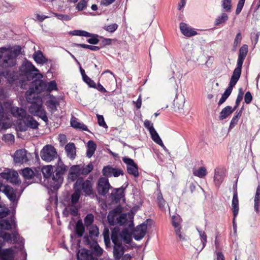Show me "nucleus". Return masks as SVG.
<instances>
[{"label":"nucleus","mask_w":260,"mask_h":260,"mask_svg":"<svg viewBox=\"0 0 260 260\" xmlns=\"http://www.w3.org/2000/svg\"><path fill=\"white\" fill-rule=\"evenodd\" d=\"M22 175L25 179L29 180L34 178L35 173L31 169L26 168L22 170Z\"/></svg>","instance_id":"a19ab883"},{"label":"nucleus","mask_w":260,"mask_h":260,"mask_svg":"<svg viewBox=\"0 0 260 260\" xmlns=\"http://www.w3.org/2000/svg\"><path fill=\"white\" fill-rule=\"evenodd\" d=\"M12 210V215L9 218L2 219L0 220V229L4 230H11L12 229H16L17 224L16 221V218Z\"/></svg>","instance_id":"2eb2a0df"},{"label":"nucleus","mask_w":260,"mask_h":260,"mask_svg":"<svg viewBox=\"0 0 260 260\" xmlns=\"http://www.w3.org/2000/svg\"><path fill=\"white\" fill-rule=\"evenodd\" d=\"M90 254L89 251L85 248L79 250L77 254V258L78 260H88Z\"/></svg>","instance_id":"c9c22d12"},{"label":"nucleus","mask_w":260,"mask_h":260,"mask_svg":"<svg viewBox=\"0 0 260 260\" xmlns=\"http://www.w3.org/2000/svg\"><path fill=\"white\" fill-rule=\"evenodd\" d=\"M30 155L25 149H19L15 152L14 159L16 163H26L29 161L28 156Z\"/></svg>","instance_id":"f3484780"},{"label":"nucleus","mask_w":260,"mask_h":260,"mask_svg":"<svg viewBox=\"0 0 260 260\" xmlns=\"http://www.w3.org/2000/svg\"><path fill=\"white\" fill-rule=\"evenodd\" d=\"M57 102L54 100H49L47 102V106L48 109H51L52 111H55L57 110Z\"/></svg>","instance_id":"e2e57ef3"},{"label":"nucleus","mask_w":260,"mask_h":260,"mask_svg":"<svg viewBox=\"0 0 260 260\" xmlns=\"http://www.w3.org/2000/svg\"><path fill=\"white\" fill-rule=\"evenodd\" d=\"M41 171L43 173L44 178L47 180L50 187L53 190L55 189L53 185L54 181L53 180V175H54V166L46 165L42 168Z\"/></svg>","instance_id":"ddd939ff"},{"label":"nucleus","mask_w":260,"mask_h":260,"mask_svg":"<svg viewBox=\"0 0 260 260\" xmlns=\"http://www.w3.org/2000/svg\"><path fill=\"white\" fill-rule=\"evenodd\" d=\"M150 134L151 135L152 139L154 142L160 146L165 147V145H164L161 139L154 128H151V131H150Z\"/></svg>","instance_id":"4c0bfd02"},{"label":"nucleus","mask_w":260,"mask_h":260,"mask_svg":"<svg viewBox=\"0 0 260 260\" xmlns=\"http://www.w3.org/2000/svg\"><path fill=\"white\" fill-rule=\"evenodd\" d=\"M240 78V77L235 75L234 76L232 74L229 86L224 91V93L222 94L221 97L218 103V106L222 105L228 99L232 92L233 87L235 86Z\"/></svg>","instance_id":"9d476101"},{"label":"nucleus","mask_w":260,"mask_h":260,"mask_svg":"<svg viewBox=\"0 0 260 260\" xmlns=\"http://www.w3.org/2000/svg\"><path fill=\"white\" fill-rule=\"evenodd\" d=\"M116 223L118 224L119 225L125 224L127 221L126 215L125 214H121L116 218Z\"/></svg>","instance_id":"6e6d98bb"},{"label":"nucleus","mask_w":260,"mask_h":260,"mask_svg":"<svg viewBox=\"0 0 260 260\" xmlns=\"http://www.w3.org/2000/svg\"><path fill=\"white\" fill-rule=\"evenodd\" d=\"M14 250L12 248L0 250V260H14Z\"/></svg>","instance_id":"4be33fe9"},{"label":"nucleus","mask_w":260,"mask_h":260,"mask_svg":"<svg viewBox=\"0 0 260 260\" xmlns=\"http://www.w3.org/2000/svg\"><path fill=\"white\" fill-rule=\"evenodd\" d=\"M87 149L86 151V156L90 158L94 154L96 148V144L92 140H89L87 142Z\"/></svg>","instance_id":"f704fd0d"},{"label":"nucleus","mask_w":260,"mask_h":260,"mask_svg":"<svg viewBox=\"0 0 260 260\" xmlns=\"http://www.w3.org/2000/svg\"><path fill=\"white\" fill-rule=\"evenodd\" d=\"M69 167L66 165L59 157L58 160L54 165V175L53 180L55 189L57 190L62 185L64 180V175L67 173Z\"/></svg>","instance_id":"f257e3e1"},{"label":"nucleus","mask_w":260,"mask_h":260,"mask_svg":"<svg viewBox=\"0 0 260 260\" xmlns=\"http://www.w3.org/2000/svg\"><path fill=\"white\" fill-rule=\"evenodd\" d=\"M242 35L240 32L237 34L233 43V50H236L238 46L241 44L242 41Z\"/></svg>","instance_id":"5fc2aeb1"},{"label":"nucleus","mask_w":260,"mask_h":260,"mask_svg":"<svg viewBox=\"0 0 260 260\" xmlns=\"http://www.w3.org/2000/svg\"><path fill=\"white\" fill-rule=\"evenodd\" d=\"M112 213H113L112 212L110 211L108 215L107 218L109 224L111 225H114L116 224L117 221L115 218L117 216Z\"/></svg>","instance_id":"13d9d810"},{"label":"nucleus","mask_w":260,"mask_h":260,"mask_svg":"<svg viewBox=\"0 0 260 260\" xmlns=\"http://www.w3.org/2000/svg\"><path fill=\"white\" fill-rule=\"evenodd\" d=\"M35 116L39 117L44 122H45L46 123V124L48 123V118L46 115V112L43 108L42 109H41L39 111V112H38L37 114H36V115H35Z\"/></svg>","instance_id":"4d7b16f0"},{"label":"nucleus","mask_w":260,"mask_h":260,"mask_svg":"<svg viewBox=\"0 0 260 260\" xmlns=\"http://www.w3.org/2000/svg\"><path fill=\"white\" fill-rule=\"evenodd\" d=\"M94 221V216L91 213H88L86 215L84 219V224L86 226H90L92 224Z\"/></svg>","instance_id":"8fccbe9b"},{"label":"nucleus","mask_w":260,"mask_h":260,"mask_svg":"<svg viewBox=\"0 0 260 260\" xmlns=\"http://www.w3.org/2000/svg\"><path fill=\"white\" fill-rule=\"evenodd\" d=\"M116 238L117 233L114 231L113 232V234H111V240L114 244L113 255L115 259L119 260L123 255L125 251V248L122 245L121 243L116 241Z\"/></svg>","instance_id":"6e6552de"},{"label":"nucleus","mask_w":260,"mask_h":260,"mask_svg":"<svg viewBox=\"0 0 260 260\" xmlns=\"http://www.w3.org/2000/svg\"><path fill=\"white\" fill-rule=\"evenodd\" d=\"M39 123L31 116L27 115L22 120L17 121L16 123L17 129L20 132H25L28 128L37 129Z\"/></svg>","instance_id":"39448f33"},{"label":"nucleus","mask_w":260,"mask_h":260,"mask_svg":"<svg viewBox=\"0 0 260 260\" xmlns=\"http://www.w3.org/2000/svg\"><path fill=\"white\" fill-rule=\"evenodd\" d=\"M96 191L100 196L105 197L110 188H112L109 180L106 177H100L96 184Z\"/></svg>","instance_id":"1a4fd4ad"},{"label":"nucleus","mask_w":260,"mask_h":260,"mask_svg":"<svg viewBox=\"0 0 260 260\" xmlns=\"http://www.w3.org/2000/svg\"><path fill=\"white\" fill-rule=\"evenodd\" d=\"M151 221V219H147L145 222L136 226L133 234L136 240H140L144 237L147 232V225Z\"/></svg>","instance_id":"9b49d317"},{"label":"nucleus","mask_w":260,"mask_h":260,"mask_svg":"<svg viewBox=\"0 0 260 260\" xmlns=\"http://www.w3.org/2000/svg\"><path fill=\"white\" fill-rule=\"evenodd\" d=\"M113 167L108 165L104 167L102 170V174L105 177L108 178L109 177H112V174H113Z\"/></svg>","instance_id":"09e8293b"},{"label":"nucleus","mask_w":260,"mask_h":260,"mask_svg":"<svg viewBox=\"0 0 260 260\" xmlns=\"http://www.w3.org/2000/svg\"><path fill=\"white\" fill-rule=\"evenodd\" d=\"M244 91L243 90L242 88H239L238 93L236 100L235 105L233 107L235 110H236L238 107L239 106L240 103L242 101L243 98Z\"/></svg>","instance_id":"49530a36"},{"label":"nucleus","mask_w":260,"mask_h":260,"mask_svg":"<svg viewBox=\"0 0 260 260\" xmlns=\"http://www.w3.org/2000/svg\"><path fill=\"white\" fill-rule=\"evenodd\" d=\"M15 59L12 52L9 51L5 55L2 65L5 67H13L15 65Z\"/></svg>","instance_id":"aec40b11"},{"label":"nucleus","mask_w":260,"mask_h":260,"mask_svg":"<svg viewBox=\"0 0 260 260\" xmlns=\"http://www.w3.org/2000/svg\"><path fill=\"white\" fill-rule=\"evenodd\" d=\"M87 7V1L86 0H81L76 6V9L78 11H82Z\"/></svg>","instance_id":"69168bd1"},{"label":"nucleus","mask_w":260,"mask_h":260,"mask_svg":"<svg viewBox=\"0 0 260 260\" xmlns=\"http://www.w3.org/2000/svg\"><path fill=\"white\" fill-rule=\"evenodd\" d=\"M242 111V109H241L239 111H237L235 113L234 116H233L230 122L229 126L230 129L233 128L236 126V125L237 124L239 119L241 116Z\"/></svg>","instance_id":"e433bc0d"},{"label":"nucleus","mask_w":260,"mask_h":260,"mask_svg":"<svg viewBox=\"0 0 260 260\" xmlns=\"http://www.w3.org/2000/svg\"><path fill=\"white\" fill-rule=\"evenodd\" d=\"M37 79L38 78H35L32 81L35 82L36 90L37 91L41 92L46 88V84L43 80H37Z\"/></svg>","instance_id":"ea45409f"},{"label":"nucleus","mask_w":260,"mask_h":260,"mask_svg":"<svg viewBox=\"0 0 260 260\" xmlns=\"http://www.w3.org/2000/svg\"><path fill=\"white\" fill-rule=\"evenodd\" d=\"M224 178V175L223 171L219 168H216L214 170V181L215 186L218 188L220 186L223 182Z\"/></svg>","instance_id":"5701e85b"},{"label":"nucleus","mask_w":260,"mask_h":260,"mask_svg":"<svg viewBox=\"0 0 260 260\" xmlns=\"http://www.w3.org/2000/svg\"><path fill=\"white\" fill-rule=\"evenodd\" d=\"M222 12L230 13L232 11V0H221Z\"/></svg>","instance_id":"79ce46f5"},{"label":"nucleus","mask_w":260,"mask_h":260,"mask_svg":"<svg viewBox=\"0 0 260 260\" xmlns=\"http://www.w3.org/2000/svg\"><path fill=\"white\" fill-rule=\"evenodd\" d=\"M76 234L78 237H81L83 236V234L85 232V227L82 223V220H78L76 224L75 229Z\"/></svg>","instance_id":"473e14b6"},{"label":"nucleus","mask_w":260,"mask_h":260,"mask_svg":"<svg viewBox=\"0 0 260 260\" xmlns=\"http://www.w3.org/2000/svg\"><path fill=\"white\" fill-rule=\"evenodd\" d=\"M33 58L35 61L39 64H43L48 61V59L44 56L42 52L40 50L35 52L33 54Z\"/></svg>","instance_id":"c756f323"},{"label":"nucleus","mask_w":260,"mask_h":260,"mask_svg":"<svg viewBox=\"0 0 260 260\" xmlns=\"http://www.w3.org/2000/svg\"><path fill=\"white\" fill-rule=\"evenodd\" d=\"M65 150L67 156L71 159L73 160L76 157V147L73 143H70L65 146Z\"/></svg>","instance_id":"a878e982"},{"label":"nucleus","mask_w":260,"mask_h":260,"mask_svg":"<svg viewBox=\"0 0 260 260\" xmlns=\"http://www.w3.org/2000/svg\"><path fill=\"white\" fill-rule=\"evenodd\" d=\"M117 233L116 241L122 243L123 240L126 244H130L132 241V235L129 232L128 229H124L121 232H120V230L118 227H115L112 231L111 234H113V232Z\"/></svg>","instance_id":"f8f14e48"},{"label":"nucleus","mask_w":260,"mask_h":260,"mask_svg":"<svg viewBox=\"0 0 260 260\" xmlns=\"http://www.w3.org/2000/svg\"><path fill=\"white\" fill-rule=\"evenodd\" d=\"M254 208L255 211L258 214L259 213L260 206V184L257 187L254 199Z\"/></svg>","instance_id":"7c9ffc66"},{"label":"nucleus","mask_w":260,"mask_h":260,"mask_svg":"<svg viewBox=\"0 0 260 260\" xmlns=\"http://www.w3.org/2000/svg\"><path fill=\"white\" fill-rule=\"evenodd\" d=\"M71 125L76 129L89 132L87 126L83 123L77 121L76 118H72L71 120Z\"/></svg>","instance_id":"2f4dec72"},{"label":"nucleus","mask_w":260,"mask_h":260,"mask_svg":"<svg viewBox=\"0 0 260 260\" xmlns=\"http://www.w3.org/2000/svg\"><path fill=\"white\" fill-rule=\"evenodd\" d=\"M229 16L225 13L222 12L220 15L218 16L215 19L214 24L215 26L221 27L228 20Z\"/></svg>","instance_id":"393cba45"},{"label":"nucleus","mask_w":260,"mask_h":260,"mask_svg":"<svg viewBox=\"0 0 260 260\" xmlns=\"http://www.w3.org/2000/svg\"><path fill=\"white\" fill-rule=\"evenodd\" d=\"M98 227L95 225H91L89 229V235L91 239L98 237L99 235Z\"/></svg>","instance_id":"37998d69"},{"label":"nucleus","mask_w":260,"mask_h":260,"mask_svg":"<svg viewBox=\"0 0 260 260\" xmlns=\"http://www.w3.org/2000/svg\"><path fill=\"white\" fill-rule=\"evenodd\" d=\"M157 202L159 209L162 210H165V206L166 204V202L163 198L161 193H160L157 196Z\"/></svg>","instance_id":"603ef678"},{"label":"nucleus","mask_w":260,"mask_h":260,"mask_svg":"<svg viewBox=\"0 0 260 260\" xmlns=\"http://www.w3.org/2000/svg\"><path fill=\"white\" fill-rule=\"evenodd\" d=\"M182 219L179 215H173L172 217V224L174 228L181 226Z\"/></svg>","instance_id":"864d4df0"},{"label":"nucleus","mask_w":260,"mask_h":260,"mask_svg":"<svg viewBox=\"0 0 260 260\" xmlns=\"http://www.w3.org/2000/svg\"><path fill=\"white\" fill-rule=\"evenodd\" d=\"M174 230L175 234L178 237L179 240L186 241V236L181 232V226H176V228H174Z\"/></svg>","instance_id":"de8ad7c7"},{"label":"nucleus","mask_w":260,"mask_h":260,"mask_svg":"<svg viewBox=\"0 0 260 260\" xmlns=\"http://www.w3.org/2000/svg\"><path fill=\"white\" fill-rule=\"evenodd\" d=\"M80 165L81 169V174L82 175H88L92 171L93 169V165H92V162H90L86 166L81 164H80Z\"/></svg>","instance_id":"58836bf2"},{"label":"nucleus","mask_w":260,"mask_h":260,"mask_svg":"<svg viewBox=\"0 0 260 260\" xmlns=\"http://www.w3.org/2000/svg\"><path fill=\"white\" fill-rule=\"evenodd\" d=\"M73 189L74 190L73 193L72 194L71 196V203L72 205H76L79 202V199L81 197V192L79 189H77L76 187H74L73 185Z\"/></svg>","instance_id":"72a5a7b5"},{"label":"nucleus","mask_w":260,"mask_h":260,"mask_svg":"<svg viewBox=\"0 0 260 260\" xmlns=\"http://www.w3.org/2000/svg\"><path fill=\"white\" fill-rule=\"evenodd\" d=\"M21 74L26 76L27 80H33L35 78H40L42 75L32 63L28 60H25L19 68Z\"/></svg>","instance_id":"20e7f679"},{"label":"nucleus","mask_w":260,"mask_h":260,"mask_svg":"<svg viewBox=\"0 0 260 260\" xmlns=\"http://www.w3.org/2000/svg\"><path fill=\"white\" fill-rule=\"evenodd\" d=\"M99 37L100 38V37L99 35H96V34H93L90 37V38L88 39L87 40V42L90 44H93V45L98 44L100 42V40L98 39Z\"/></svg>","instance_id":"680f3d73"},{"label":"nucleus","mask_w":260,"mask_h":260,"mask_svg":"<svg viewBox=\"0 0 260 260\" xmlns=\"http://www.w3.org/2000/svg\"><path fill=\"white\" fill-rule=\"evenodd\" d=\"M3 192L7 196L8 199L11 202V208L14 211V213H16V208L17 206L18 201L20 199L21 193L24 189L19 193L17 189L13 188L8 185H4L2 183Z\"/></svg>","instance_id":"7ed1b4c3"},{"label":"nucleus","mask_w":260,"mask_h":260,"mask_svg":"<svg viewBox=\"0 0 260 260\" xmlns=\"http://www.w3.org/2000/svg\"><path fill=\"white\" fill-rule=\"evenodd\" d=\"M73 46L74 47H81L84 49H88L94 51H98L100 49V47L99 46L89 45L85 44L74 43Z\"/></svg>","instance_id":"c03bdc74"},{"label":"nucleus","mask_w":260,"mask_h":260,"mask_svg":"<svg viewBox=\"0 0 260 260\" xmlns=\"http://www.w3.org/2000/svg\"><path fill=\"white\" fill-rule=\"evenodd\" d=\"M236 110L230 106L224 107L220 112L219 116V119L222 120L229 117Z\"/></svg>","instance_id":"cd10ccee"},{"label":"nucleus","mask_w":260,"mask_h":260,"mask_svg":"<svg viewBox=\"0 0 260 260\" xmlns=\"http://www.w3.org/2000/svg\"><path fill=\"white\" fill-rule=\"evenodd\" d=\"M122 160L126 165L127 173L135 177H138L139 176L138 166L134 160L126 156L122 157Z\"/></svg>","instance_id":"4468645a"},{"label":"nucleus","mask_w":260,"mask_h":260,"mask_svg":"<svg viewBox=\"0 0 260 260\" xmlns=\"http://www.w3.org/2000/svg\"><path fill=\"white\" fill-rule=\"evenodd\" d=\"M47 89L49 91L57 90V86L56 82L53 80L48 82Z\"/></svg>","instance_id":"338daca9"},{"label":"nucleus","mask_w":260,"mask_h":260,"mask_svg":"<svg viewBox=\"0 0 260 260\" xmlns=\"http://www.w3.org/2000/svg\"><path fill=\"white\" fill-rule=\"evenodd\" d=\"M180 29L182 34L185 37H190L196 36L198 34L196 30L188 27L187 25L184 22H181L180 23Z\"/></svg>","instance_id":"412c9836"},{"label":"nucleus","mask_w":260,"mask_h":260,"mask_svg":"<svg viewBox=\"0 0 260 260\" xmlns=\"http://www.w3.org/2000/svg\"><path fill=\"white\" fill-rule=\"evenodd\" d=\"M207 174V170L204 167H201L198 170L193 171V175L200 178L205 177Z\"/></svg>","instance_id":"a18cd8bd"},{"label":"nucleus","mask_w":260,"mask_h":260,"mask_svg":"<svg viewBox=\"0 0 260 260\" xmlns=\"http://www.w3.org/2000/svg\"><path fill=\"white\" fill-rule=\"evenodd\" d=\"M248 51V46L246 44L243 45L239 50L237 67L234 69L233 75L240 77L241 75L242 66Z\"/></svg>","instance_id":"423d86ee"},{"label":"nucleus","mask_w":260,"mask_h":260,"mask_svg":"<svg viewBox=\"0 0 260 260\" xmlns=\"http://www.w3.org/2000/svg\"><path fill=\"white\" fill-rule=\"evenodd\" d=\"M81 169L80 165L72 166L69 170V173L67 176V180L69 183L73 182L80 177Z\"/></svg>","instance_id":"dca6fc26"},{"label":"nucleus","mask_w":260,"mask_h":260,"mask_svg":"<svg viewBox=\"0 0 260 260\" xmlns=\"http://www.w3.org/2000/svg\"><path fill=\"white\" fill-rule=\"evenodd\" d=\"M118 28V25L116 23H113L110 25H105L103 28L111 33L114 32Z\"/></svg>","instance_id":"052dcab7"},{"label":"nucleus","mask_w":260,"mask_h":260,"mask_svg":"<svg viewBox=\"0 0 260 260\" xmlns=\"http://www.w3.org/2000/svg\"><path fill=\"white\" fill-rule=\"evenodd\" d=\"M40 156L43 160L50 162L57 157V152L54 146L46 145L41 150Z\"/></svg>","instance_id":"0eeeda50"},{"label":"nucleus","mask_w":260,"mask_h":260,"mask_svg":"<svg viewBox=\"0 0 260 260\" xmlns=\"http://www.w3.org/2000/svg\"><path fill=\"white\" fill-rule=\"evenodd\" d=\"M125 187L121 186L118 188H113L112 192L109 194V198L113 202L119 203L121 199L124 197V190Z\"/></svg>","instance_id":"a211bd4d"},{"label":"nucleus","mask_w":260,"mask_h":260,"mask_svg":"<svg viewBox=\"0 0 260 260\" xmlns=\"http://www.w3.org/2000/svg\"><path fill=\"white\" fill-rule=\"evenodd\" d=\"M245 1V0H239L235 12L236 15H239L241 13L244 6Z\"/></svg>","instance_id":"774afa93"},{"label":"nucleus","mask_w":260,"mask_h":260,"mask_svg":"<svg viewBox=\"0 0 260 260\" xmlns=\"http://www.w3.org/2000/svg\"><path fill=\"white\" fill-rule=\"evenodd\" d=\"M83 81L86 83L89 87H95V83L94 81L90 78L88 76L82 79Z\"/></svg>","instance_id":"0e129e2a"},{"label":"nucleus","mask_w":260,"mask_h":260,"mask_svg":"<svg viewBox=\"0 0 260 260\" xmlns=\"http://www.w3.org/2000/svg\"><path fill=\"white\" fill-rule=\"evenodd\" d=\"M1 176L3 179L6 180L11 179V182L14 184H18L21 183L20 180L18 178V175L17 173H14L11 174L10 173H2Z\"/></svg>","instance_id":"b1692460"},{"label":"nucleus","mask_w":260,"mask_h":260,"mask_svg":"<svg viewBox=\"0 0 260 260\" xmlns=\"http://www.w3.org/2000/svg\"><path fill=\"white\" fill-rule=\"evenodd\" d=\"M198 231L199 232L200 237L201 238V241L202 243V246L200 249V251H202L204 248L205 247L206 243H207V235L204 231H199L198 230Z\"/></svg>","instance_id":"3c124183"},{"label":"nucleus","mask_w":260,"mask_h":260,"mask_svg":"<svg viewBox=\"0 0 260 260\" xmlns=\"http://www.w3.org/2000/svg\"><path fill=\"white\" fill-rule=\"evenodd\" d=\"M92 252L96 256H101L103 253V250L100 247L99 245L97 244L93 247Z\"/></svg>","instance_id":"bf43d9fd"},{"label":"nucleus","mask_w":260,"mask_h":260,"mask_svg":"<svg viewBox=\"0 0 260 260\" xmlns=\"http://www.w3.org/2000/svg\"><path fill=\"white\" fill-rule=\"evenodd\" d=\"M43 109L41 101L39 102H32L29 107L28 111L30 113L35 116L39 111Z\"/></svg>","instance_id":"c85d7f7f"},{"label":"nucleus","mask_w":260,"mask_h":260,"mask_svg":"<svg viewBox=\"0 0 260 260\" xmlns=\"http://www.w3.org/2000/svg\"><path fill=\"white\" fill-rule=\"evenodd\" d=\"M74 187L82 191L86 197L94 198L96 196L93 188V183L88 179H84L83 177H79L73 184Z\"/></svg>","instance_id":"f03ea898"},{"label":"nucleus","mask_w":260,"mask_h":260,"mask_svg":"<svg viewBox=\"0 0 260 260\" xmlns=\"http://www.w3.org/2000/svg\"><path fill=\"white\" fill-rule=\"evenodd\" d=\"M10 111L12 115L17 118V121H22L27 115L26 111L24 109L16 106H11Z\"/></svg>","instance_id":"6ab92c4d"},{"label":"nucleus","mask_w":260,"mask_h":260,"mask_svg":"<svg viewBox=\"0 0 260 260\" xmlns=\"http://www.w3.org/2000/svg\"><path fill=\"white\" fill-rule=\"evenodd\" d=\"M237 181L238 180H236V181L233 186V196L232 201V207H234L235 211H236V210H237V206H239V200L237 190Z\"/></svg>","instance_id":"bb28decb"}]
</instances>
